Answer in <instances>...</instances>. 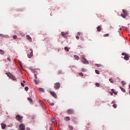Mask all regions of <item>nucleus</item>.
<instances>
[{"label": "nucleus", "instance_id": "obj_27", "mask_svg": "<svg viewBox=\"0 0 130 130\" xmlns=\"http://www.w3.org/2000/svg\"><path fill=\"white\" fill-rule=\"evenodd\" d=\"M104 37H108L109 36V34H106L103 35Z\"/></svg>", "mask_w": 130, "mask_h": 130}, {"label": "nucleus", "instance_id": "obj_48", "mask_svg": "<svg viewBox=\"0 0 130 130\" xmlns=\"http://www.w3.org/2000/svg\"><path fill=\"white\" fill-rule=\"evenodd\" d=\"M35 77L36 79H37V76H36V75H35Z\"/></svg>", "mask_w": 130, "mask_h": 130}, {"label": "nucleus", "instance_id": "obj_35", "mask_svg": "<svg viewBox=\"0 0 130 130\" xmlns=\"http://www.w3.org/2000/svg\"><path fill=\"white\" fill-rule=\"evenodd\" d=\"M95 86H96V87H100V84H99V83H96L95 84Z\"/></svg>", "mask_w": 130, "mask_h": 130}, {"label": "nucleus", "instance_id": "obj_34", "mask_svg": "<svg viewBox=\"0 0 130 130\" xmlns=\"http://www.w3.org/2000/svg\"><path fill=\"white\" fill-rule=\"evenodd\" d=\"M82 72H87V71L86 70V69H84V68H82V70H81Z\"/></svg>", "mask_w": 130, "mask_h": 130}, {"label": "nucleus", "instance_id": "obj_19", "mask_svg": "<svg viewBox=\"0 0 130 130\" xmlns=\"http://www.w3.org/2000/svg\"><path fill=\"white\" fill-rule=\"evenodd\" d=\"M68 127H69V129H70V130L74 129V127L73 126V125H69Z\"/></svg>", "mask_w": 130, "mask_h": 130}, {"label": "nucleus", "instance_id": "obj_42", "mask_svg": "<svg viewBox=\"0 0 130 130\" xmlns=\"http://www.w3.org/2000/svg\"><path fill=\"white\" fill-rule=\"evenodd\" d=\"M76 39H77V40H79V39H80V37L78 36H77L76 37Z\"/></svg>", "mask_w": 130, "mask_h": 130}, {"label": "nucleus", "instance_id": "obj_22", "mask_svg": "<svg viewBox=\"0 0 130 130\" xmlns=\"http://www.w3.org/2000/svg\"><path fill=\"white\" fill-rule=\"evenodd\" d=\"M120 89L121 90L122 92H123V93H125V89H124V88L120 87Z\"/></svg>", "mask_w": 130, "mask_h": 130}, {"label": "nucleus", "instance_id": "obj_26", "mask_svg": "<svg viewBox=\"0 0 130 130\" xmlns=\"http://www.w3.org/2000/svg\"><path fill=\"white\" fill-rule=\"evenodd\" d=\"M64 50H66V51H67V52H69V48H68V47H64Z\"/></svg>", "mask_w": 130, "mask_h": 130}, {"label": "nucleus", "instance_id": "obj_12", "mask_svg": "<svg viewBox=\"0 0 130 130\" xmlns=\"http://www.w3.org/2000/svg\"><path fill=\"white\" fill-rule=\"evenodd\" d=\"M124 59H125V60H128L129 59V55H128V54L126 55L124 57Z\"/></svg>", "mask_w": 130, "mask_h": 130}, {"label": "nucleus", "instance_id": "obj_16", "mask_svg": "<svg viewBox=\"0 0 130 130\" xmlns=\"http://www.w3.org/2000/svg\"><path fill=\"white\" fill-rule=\"evenodd\" d=\"M51 121H52V122H53V123H55L54 124V125H56V120H55V119L53 118L52 119Z\"/></svg>", "mask_w": 130, "mask_h": 130}, {"label": "nucleus", "instance_id": "obj_20", "mask_svg": "<svg viewBox=\"0 0 130 130\" xmlns=\"http://www.w3.org/2000/svg\"><path fill=\"white\" fill-rule=\"evenodd\" d=\"M0 54L4 55V54H5V51L2 49H0Z\"/></svg>", "mask_w": 130, "mask_h": 130}, {"label": "nucleus", "instance_id": "obj_36", "mask_svg": "<svg viewBox=\"0 0 130 130\" xmlns=\"http://www.w3.org/2000/svg\"><path fill=\"white\" fill-rule=\"evenodd\" d=\"M79 75L81 76V77H83L84 76V74H83V73H80Z\"/></svg>", "mask_w": 130, "mask_h": 130}, {"label": "nucleus", "instance_id": "obj_18", "mask_svg": "<svg viewBox=\"0 0 130 130\" xmlns=\"http://www.w3.org/2000/svg\"><path fill=\"white\" fill-rule=\"evenodd\" d=\"M47 102L50 104V105H51V106H53V105H54V103H53V102L51 103V102H50L49 100H48Z\"/></svg>", "mask_w": 130, "mask_h": 130}, {"label": "nucleus", "instance_id": "obj_46", "mask_svg": "<svg viewBox=\"0 0 130 130\" xmlns=\"http://www.w3.org/2000/svg\"><path fill=\"white\" fill-rule=\"evenodd\" d=\"M61 74H62V73H61V71H59V72H58V75H60Z\"/></svg>", "mask_w": 130, "mask_h": 130}, {"label": "nucleus", "instance_id": "obj_41", "mask_svg": "<svg viewBox=\"0 0 130 130\" xmlns=\"http://www.w3.org/2000/svg\"><path fill=\"white\" fill-rule=\"evenodd\" d=\"M0 36L1 37H5V35H3V34H0Z\"/></svg>", "mask_w": 130, "mask_h": 130}, {"label": "nucleus", "instance_id": "obj_38", "mask_svg": "<svg viewBox=\"0 0 130 130\" xmlns=\"http://www.w3.org/2000/svg\"><path fill=\"white\" fill-rule=\"evenodd\" d=\"M77 35H79V36H81V35H82V33L78 32Z\"/></svg>", "mask_w": 130, "mask_h": 130}, {"label": "nucleus", "instance_id": "obj_43", "mask_svg": "<svg viewBox=\"0 0 130 130\" xmlns=\"http://www.w3.org/2000/svg\"><path fill=\"white\" fill-rule=\"evenodd\" d=\"M7 60H8V61H11V58H10L9 57H8Z\"/></svg>", "mask_w": 130, "mask_h": 130}, {"label": "nucleus", "instance_id": "obj_21", "mask_svg": "<svg viewBox=\"0 0 130 130\" xmlns=\"http://www.w3.org/2000/svg\"><path fill=\"white\" fill-rule=\"evenodd\" d=\"M74 57H75V59H76V60H79V56L75 55H74Z\"/></svg>", "mask_w": 130, "mask_h": 130}, {"label": "nucleus", "instance_id": "obj_33", "mask_svg": "<svg viewBox=\"0 0 130 130\" xmlns=\"http://www.w3.org/2000/svg\"><path fill=\"white\" fill-rule=\"evenodd\" d=\"M25 91H28V90H29V88L28 87H25L24 88Z\"/></svg>", "mask_w": 130, "mask_h": 130}, {"label": "nucleus", "instance_id": "obj_17", "mask_svg": "<svg viewBox=\"0 0 130 130\" xmlns=\"http://www.w3.org/2000/svg\"><path fill=\"white\" fill-rule=\"evenodd\" d=\"M111 91H112V92L113 93V94H114L115 95H117V92L114 90V89H111Z\"/></svg>", "mask_w": 130, "mask_h": 130}, {"label": "nucleus", "instance_id": "obj_15", "mask_svg": "<svg viewBox=\"0 0 130 130\" xmlns=\"http://www.w3.org/2000/svg\"><path fill=\"white\" fill-rule=\"evenodd\" d=\"M61 36H63V38H67V35H66V33L64 32H61Z\"/></svg>", "mask_w": 130, "mask_h": 130}, {"label": "nucleus", "instance_id": "obj_37", "mask_svg": "<svg viewBox=\"0 0 130 130\" xmlns=\"http://www.w3.org/2000/svg\"><path fill=\"white\" fill-rule=\"evenodd\" d=\"M121 84H122V85H125V82H124V81H122V82H121Z\"/></svg>", "mask_w": 130, "mask_h": 130}, {"label": "nucleus", "instance_id": "obj_30", "mask_svg": "<svg viewBox=\"0 0 130 130\" xmlns=\"http://www.w3.org/2000/svg\"><path fill=\"white\" fill-rule=\"evenodd\" d=\"M27 100L28 101H29V102H32V99H31V98H27Z\"/></svg>", "mask_w": 130, "mask_h": 130}, {"label": "nucleus", "instance_id": "obj_50", "mask_svg": "<svg viewBox=\"0 0 130 130\" xmlns=\"http://www.w3.org/2000/svg\"><path fill=\"white\" fill-rule=\"evenodd\" d=\"M111 95H113L112 93H111Z\"/></svg>", "mask_w": 130, "mask_h": 130}, {"label": "nucleus", "instance_id": "obj_1", "mask_svg": "<svg viewBox=\"0 0 130 130\" xmlns=\"http://www.w3.org/2000/svg\"><path fill=\"white\" fill-rule=\"evenodd\" d=\"M6 75H7V76L9 77V78H10L13 81H17V79H16V77H15L14 75H13V74H12L11 73H6Z\"/></svg>", "mask_w": 130, "mask_h": 130}, {"label": "nucleus", "instance_id": "obj_5", "mask_svg": "<svg viewBox=\"0 0 130 130\" xmlns=\"http://www.w3.org/2000/svg\"><path fill=\"white\" fill-rule=\"evenodd\" d=\"M15 118L17 120L20 121V120H21L23 118V117L20 115H18L16 116Z\"/></svg>", "mask_w": 130, "mask_h": 130}, {"label": "nucleus", "instance_id": "obj_47", "mask_svg": "<svg viewBox=\"0 0 130 130\" xmlns=\"http://www.w3.org/2000/svg\"><path fill=\"white\" fill-rule=\"evenodd\" d=\"M26 130H30V128L29 127H27Z\"/></svg>", "mask_w": 130, "mask_h": 130}, {"label": "nucleus", "instance_id": "obj_28", "mask_svg": "<svg viewBox=\"0 0 130 130\" xmlns=\"http://www.w3.org/2000/svg\"><path fill=\"white\" fill-rule=\"evenodd\" d=\"M95 73L97 74V75H99V74H100V72H99V71H98V70H96L95 71Z\"/></svg>", "mask_w": 130, "mask_h": 130}, {"label": "nucleus", "instance_id": "obj_9", "mask_svg": "<svg viewBox=\"0 0 130 130\" xmlns=\"http://www.w3.org/2000/svg\"><path fill=\"white\" fill-rule=\"evenodd\" d=\"M98 32H101V30H102V25H99L96 28Z\"/></svg>", "mask_w": 130, "mask_h": 130}, {"label": "nucleus", "instance_id": "obj_2", "mask_svg": "<svg viewBox=\"0 0 130 130\" xmlns=\"http://www.w3.org/2000/svg\"><path fill=\"white\" fill-rule=\"evenodd\" d=\"M54 88L55 90H58L60 88V84L58 82L56 83L54 86Z\"/></svg>", "mask_w": 130, "mask_h": 130}, {"label": "nucleus", "instance_id": "obj_10", "mask_svg": "<svg viewBox=\"0 0 130 130\" xmlns=\"http://www.w3.org/2000/svg\"><path fill=\"white\" fill-rule=\"evenodd\" d=\"M64 120L65 121H70V120H71V117H70L69 116H66L65 117H64Z\"/></svg>", "mask_w": 130, "mask_h": 130}, {"label": "nucleus", "instance_id": "obj_7", "mask_svg": "<svg viewBox=\"0 0 130 130\" xmlns=\"http://www.w3.org/2000/svg\"><path fill=\"white\" fill-rule=\"evenodd\" d=\"M82 59H83L82 60V62H83V63L86 64H88L89 63V61H88V60H87V59H86V58L85 57H82Z\"/></svg>", "mask_w": 130, "mask_h": 130}, {"label": "nucleus", "instance_id": "obj_44", "mask_svg": "<svg viewBox=\"0 0 130 130\" xmlns=\"http://www.w3.org/2000/svg\"><path fill=\"white\" fill-rule=\"evenodd\" d=\"M35 83H36V84H38V81L35 80Z\"/></svg>", "mask_w": 130, "mask_h": 130}, {"label": "nucleus", "instance_id": "obj_23", "mask_svg": "<svg viewBox=\"0 0 130 130\" xmlns=\"http://www.w3.org/2000/svg\"><path fill=\"white\" fill-rule=\"evenodd\" d=\"M109 81L110 82V83H111L112 84H114V82L113 81V80H112V78H110L109 79Z\"/></svg>", "mask_w": 130, "mask_h": 130}, {"label": "nucleus", "instance_id": "obj_8", "mask_svg": "<svg viewBox=\"0 0 130 130\" xmlns=\"http://www.w3.org/2000/svg\"><path fill=\"white\" fill-rule=\"evenodd\" d=\"M26 39L29 41V42H32V38H31V37L29 35H27L26 36Z\"/></svg>", "mask_w": 130, "mask_h": 130}, {"label": "nucleus", "instance_id": "obj_51", "mask_svg": "<svg viewBox=\"0 0 130 130\" xmlns=\"http://www.w3.org/2000/svg\"><path fill=\"white\" fill-rule=\"evenodd\" d=\"M50 130H52V128H50Z\"/></svg>", "mask_w": 130, "mask_h": 130}, {"label": "nucleus", "instance_id": "obj_32", "mask_svg": "<svg viewBox=\"0 0 130 130\" xmlns=\"http://www.w3.org/2000/svg\"><path fill=\"white\" fill-rule=\"evenodd\" d=\"M122 12L124 14H127V12L124 9L122 10Z\"/></svg>", "mask_w": 130, "mask_h": 130}, {"label": "nucleus", "instance_id": "obj_40", "mask_svg": "<svg viewBox=\"0 0 130 130\" xmlns=\"http://www.w3.org/2000/svg\"><path fill=\"white\" fill-rule=\"evenodd\" d=\"M95 66H97L98 67H101V64H95Z\"/></svg>", "mask_w": 130, "mask_h": 130}, {"label": "nucleus", "instance_id": "obj_14", "mask_svg": "<svg viewBox=\"0 0 130 130\" xmlns=\"http://www.w3.org/2000/svg\"><path fill=\"white\" fill-rule=\"evenodd\" d=\"M121 16L124 19H126V17H127V14H121Z\"/></svg>", "mask_w": 130, "mask_h": 130}, {"label": "nucleus", "instance_id": "obj_39", "mask_svg": "<svg viewBox=\"0 0 130 130\" xmlns=\"http://www.w3.org/2000/svg\"><path fill=\"white\" fill-rule=\"evenodd\" d=\"M122 55H125V56L126 55H127V54H126L125 53H122Z\"/></svg>", "mask_w": 130, "mask_h": 130}, {"label": "nucleus", "instance_id": "obj_25", "mask_svg": "<svg viewBox=\"0 0 130 130\" xmlns=\"http://www.w3.org/2000/svg\"><path fill=\"white\" fill-rule=\"evenodd\" d=\"M13 39H14V40L17 39V38H18V36L14 35L13 36Z\"/></svg>", "mask_w": 130, "mask_h": 130}, {"label": "nucleus", "instance_id": "obj_3", "mask_svg": "<svg viewBox=\"0 0 130 130\" xmlns=\"http://www.w3.org/2000/svg\"><path fill=\"white\" fill-rule=\"evenodd\" d=\"M67 113L70 115L74 114V110L72 109H69L67 110Z\"/></svg>", "mask_w": 130, "mask_h": 130}, {"label": "nucleus", "instance_id": "obj_31", "mask_svg": "<svg viewBox=\"0 0 130 130\" xmlns=\"http://www.w3.org/2000/svg\"><path fill=\"white\" fill-rule=\"evenodd\" d=\"M113 108H116V107H117V105L116 104H113Z\"/></svg>", "mask_w": 130, "mask_h": 130}, {"label": "nucleus", "instance_id": "obj_11", "mask_svg": "<svg viewBox=\"0 0 130 130\" xmlns=\"http://www.w3.org/2000/svg\"><path fill=\"white\" fill-rule=\"evenodd\" d=\"M50 94L53 96L54 98H56V94H55V92H54V91H50Z\"/></svg>", "mask_w": 130, "mask_h": 130}, {"label": "nucleus", "instance_id": "obj_45", "mask_svg": "<svg viewBox=\"0 0 130 130\" xmlns=\"http://www.w3.org/2000/svg\"><path fill=\"white\" fill-rule=\"evenodd\" d=\"M40 103L42 104V105H43H43H44V104H43V102H42V101H41L40 102Z\"/></svg>", "mask_w": 130, "mask_h": 130}, {"label": "nucleus", "instance_id": "obj_6", "mask_svg": "<svg viewBox=\"0 0 130 130\" xmlns=\"http://www.w3.org/2000/svg\"><path fill=\"white\" fill-rule=\"evenodd\" d=\"M25 125H24V124L21 123L19 125V129L20 130H25Z\"/></svg>", "mask_w": 130, "mask_h": 130}, {"label": "nucleus", "instance_id": "obj_52", "mask_svg": "<svg viewBox=\"0 0 130 130\" xmlns=\"http://www.w3.org/2000/svg\"><path fill=\"white\" fill-rule=\"evenodd\" d=\"M120 30H121V28H120Z\"/></svg>", "mask_w": 130, "mask_h": 130}, {"label": "nucleus", "instance_id": "obj_4", "mask_svg": "<svg viewBox=\"0 0 130 130\" xmlns=\"http://www.w3.org/2000/svg\"><path fill=\"white\" fill-rule=\"evenodd\" d=\"M30 52L29 54H27V56L28 58H31V57H33V49L30 48Z\"/></svg>", "mask_w": 130, "mask_h": 130}, {"label": "nucleus", "instance_id": "obj_49", "mask_svg": "<svg viewBox=\"0 0 130 130\" xmlns=\"http://www.w3.org/2000/svg\"><path fill=\"white\" fill-rule=\"evenodd\" d=\"M129 90H130V84L129 85Z\"/></svg>", "mask_w": 130, "mask_h": 130}, {"label": "nucleus", "instance_id": "obj_24", "mask_svg": "<svg viewBox=\"0 0 130 130\" xmlns=\"http://www.w3.org/2000/svg\"><path fill=\"white\" fill-rule=\"evenodd\" d=\"M25 83H26V81H23V82H22L21 83V85L22 86V87H24V86H25V85L24 84Z\"/></svg>", "mask_w": 130, "mask_h": 130}, {"label": "nucleus", "instance_id": "obj_29", "mask_svg": "<svg viewBox=\"0 0 130 130\" xmlns=\"http://www.w3.org/2000/svg\"><path fill=\"white\" fill-rule=\"evenodd\" d=\"M39 90L40 92H44V89L43 88H39Z\"/></svg>", "mask_w": 130, "mask_h": 130}, {"label": "nucleus", "instance_id": "obj_13", "mask_svg": "<svg viewBox=\"0 0 130 130\" xmlns=\"http://www.w3.org/2000/svg\"><path fill=\"white\" fill-rule=\"evenodd\" d=\"M1 126L3 129H5V128H6V127H7V125H6V124L2 123H1Z\"/></svg>", "mask_w": 130, "mask_h": 130}, {"label": "nucleus", "instance_id": "obj_53", "mask_svg": "<svg viewBox=\"0 0 130 130\" xmlns=\"http://www.w3.org/2000/svg\"><path fill=\"white\" fill-rule=\"evenodd\" d=\"M112 103H113V102H112Z\"/></svg>", "mask_w": 130, "mask_h": 130}]
</instances>
